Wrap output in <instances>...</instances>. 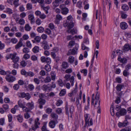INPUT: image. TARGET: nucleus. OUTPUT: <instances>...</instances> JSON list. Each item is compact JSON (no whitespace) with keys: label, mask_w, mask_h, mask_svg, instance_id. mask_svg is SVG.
Instances as JSON below:
<instances>
[{"label":"nucleus","mask_w":131,"mask_h":131,"mask_svg":"<svg viewBox=\"0 0 131 131\" xmlns=\"http://www.w3.org/2000/svg\"><path fill=\"white\" fill-rule=\"evenodd\" d=\"M65 112L66 115H68V117L72 118V115L73 114V112L74 111V107L72 105L70 107H68V104H66L65 107Z\"/></svg>","instance_id":"f257e3e1"},{"label":"nucleus","mask_w":131,"mask_h":131,"mask_svg":"<svg viewBox=\"0 0 131 131\" xmlns=\"http://www.w3.org/2000/svg\"><path fill=\"white\" fill-rule=\"evenodd\" d=\"M11 58L13 60L14 63H17L19 60V57L16 56V53L10 54L8 57L7 59Z\"/></svg>","instance_id":"f03ea898"},{"label":"nucleus","mask_w":131,"mask_h":131,"mask_svg":"<svg viewBox=\"0 0 131 131\" xmlns=\"http://www.w3.org/2000/svg\"><path fill=\"white\" fill-rule=\"evenodd\" d=\"M7 72H8L9 74L7 75V76L5 77L6 80L9 82H12L16 80V78L10 75L11 72L9 71H8Z\"/></svg>","instance_id":"7ed1b4c3"},{"label":"nucleus","mask_w":131,"mask_h":131,"mask_svg":"<svg viewBox=\"0 0 131 131\" xmlns=\"http://www.w3.org/2000/svg\"><path fill=\"white\" fill-rule=\"evenodd\" d=\"M79 47L78 45L76 44L75 47L73 49H70L69 50L68 55H70L71 54L74 55L77 54Z\"/></svg>","instance_id":"20e7f679"},{"label":"nucleus","mask_w":131,"mask_h":131,"mask_svg":"<svg viewBox=\"0 0 131 131\" xmlns=\"http://www.w3.org/2000/svg\"><path fill=\"white\" fill-rule=\"evenodd\" d=\"M64 78L67 81H68L70 80V82L71 84V85L73 86L74 85V78L73 76H72L71 77L70 75L67 74L65 75Z\"/></svg>","instance_id":"39448f33"},{"label":"nucleus","mask_w":131,"mask_h":131,"mask_svg":"<svg viewBox=\"0 0 131 131\" xmlns=\"http://www.w3.org/2000/svg\"><path fill=\"white\" fill-rule=\"evenodd\" d=\"M60 7L61 9V13L63 15H66L69 12L68 8L65 7L64 4H62L60 6Z\"/></svg>","instance_id":"423d86ee"},{"label":"nucleus","mask_w":131,"mask_h":131,"mask_svg":"<svg viewBox=\"0 0 131 131\" xmlns=\"http://www.w3.org/2000/svg\"><path fill=\"white\" fill-rule=\"evenodd\" d=\"M64 26L66 27L67 26L68 29H70L72 28L74 26V24L72 21H71L70 22L69 21H67L66 22L63 24Z\"/></svg>","instance_id":"0eeeda50"},{"label":"nucleus","mask_w":131,"mask_h":131,"mask_svg":"<svg viewBox=\"0 0 131 131\" xmlns=\"http://www.w3.org/2000/svg\"><path fill=\"white\" fill-rule=\"evenodd\" d=\"M20 97L25 98V99L27 100H29L31 97L30 94L28 93H25L23 92L20 93Z\"/></svg>","instance_id":"6e6552de"},{"label":"nucleus","mask_w":131,"mask_h":131,"mask_svg":"<svg viewBox=\"0 0 131 131\" xmlns=\"http://www.w3.org/2000/svg\"><path fill=\"white\" fill-rule=\"evenodd\" d=\"M41 89L45 91H50L51 90L50 84H48L47 85H43L41 87Z\"/></svg>","instance_id":"1a4fd4ad"},{"label":"nucleus","mask_w":131,"mask_h":131,"mask_svg":"<svg viewBox=\"0 0 131 131\" xmlns=\"http://www.w3.org/2000/svg\"><path fill=\"white\" fill-rule=\"evenodd\" d=\"M58 123V121L57 120L56 121L52 120L49 122V125L50 128H54L55 127L56 124Z\"/></svg>","instance_id":"9d476101"},{"label":"nucleus","mask_w":131,"mask_h":131,"mask_svg":"<svg viewBox=\"0 0 131 131\" xmlns=\"http://www.w3.org/2000/svg\"><path fill=\"white\" fill-rule=\"evenodd\" d=\"M129 50H131V48L129 45L128 44H125L122 49V50L124 52L128 51Z\"/></svg>","instance_id":"9b49d317"},{"label":"nucleus","mask_w":131,"mask_h":131,"mask_svg":"<svg viewBox=\"0 0 131 131\" xmlns=\"http://www.w3.org/2000/svg\"><path fill=\"white\" fill-rule=\"evenodd\" d=\"M28 19L30 21V23L31 24L34 23L35 22V18L33 14H30L28 16Z\"/></svg>","instance_id":"f8f14e48"},{"label":"nucleus","mask_w":131,"mask_h":131,"mask_svg":"<svg viewBox=\"0 0 131 131\" xmlns=\"http://www.w3.org/2000/svg\"><path fill=\"white\" fill-rule=\"evenodd\" d=\"M87 125L88 127L89 126H92L93 125V119L92 118H91L90 119V120L89 121V122H85V124L84 127H83V128H84V129H85V128L86 127Z\"/></svg>","instance_id":"ddd939ff"},{"label":"nucleus","mask_w":131,"mask_h":131,"mask_svg":"<svg viewBox=\"0 0 131 131\" xmlns=\"http://www.w3.org/2000/svg\"><path fill=\"white\" fill-rule=\"evenodd\" d=\"M120 26L121 28L122 29H125L128 27L127 24L124 22L121 23Z\"/></svg>","instance_id":"4468645a"},{"label":"nucleus","mask_w":131,"mask_h":131,"mask_svg":"<svg viewBox=\"0 0 131 131\" xmlns=\"http://www.w3.org/2000/svg\"><path fill=\"white\" fill-rule=\"evenodd\" d=\"M38 126L37 125V123L36 122L34 126H31L32 128H30L29 131H35V130L38 127Z\"/></svg>","instance_id":"2eb2a0df"},{"label":"nucleus","mask_w":131,"mask_h":131,"mask_svg":"<svg viewBox=\"0 0 131 131\" xmlns=\"http://www.w3.org/2000/svg\"><path fill=\"white\" fill-rule=\"evenodd\" d=\"M23 43L22 40H20L17 44L15 46V48L16 49H18L19 48L23 46Z\"/></svg>","instance_id":"dca6fc26"},{"label":"nucleus","mask_w":131,"mask_h":131,"mask_svg":"<svg viewBox=\"0 0 131 131\" xmlns=\"http://www.w3.org/2000/svg\"><path fill=\"white\" fill-rule=\"evenodd\" d=\"M117 59L118 61L123 63H126L127 62V60L126 58H121L120 56H118Z\"/></svg>","instance_id":"f3484780"},{"label":"nucleus","mask_w":131,"mask_h":131,"mask_svg":"<svg viewBox=\"0 0 131 131\" xmlns=\"http://www.w3.org/2000/svg\"><path fill=\"white\" fill-rule=\"evenodd\" d=\"M26 106H27L29 109H30V110H32V109H33L34 107V104L32 103V102H31V103H28L26 104Z\"/></svg>","instance_id":"a211bd4d"},{"label":"nucleus","mask_w":131,"mask_h":131,"mask_svg":"<svg viewBox=\"0 0 131 131\" xmlns=\"http://www.w3.org/2000/svg\"><path fill=\"white\" fill-rule=\"evenodd\" d=\"M127 113L126 110L124 108L121 109L119 112V114L121 116H124Z\"/></svg>","instance_id":"6ab92c4d"},{"label":"nucleus","mask_w":131,"mask_h":131,"mask_svg":"<svg viewBox=\"0 0 131 131\" xmlns=\"http://www.w3.org/2000/svg\"><path fill=\"white\" fill-rule=\"evenodd\" d=\"M51 79L52 81L55 80L56 78V74L54 72H51L50 73Z\"/></svg>","instance_id":"aec40b11"},{"label":"nucleus","mask_w":131,"mask_h":131,"mask_svg":"<svg viewBox=\"0 0 131 131\" xmlns=\"http://www.w3.org/2000/svg\"><path fill=\"white\" fill-rule=\"evenodd\" d=\"M51 81V78L50 77L47 76L44 79L43 82L46 83H48Z\"/></svg>","instance_id":"412c9836"},{"label":"nucleus","mask_w":131,"mask_h":131,"mask_svg":"<svg viewBox=\"0 0 131 131\" xmlns=\"http://www.w3.org/2000/svg\"><path fill=\"white\" fill-rule=\"evenodd\" d=\"M38 102L39 104L44 105L46 103V101L44 99L40 98L38 100Z\"/></svg>","instance_id":"4be33fe9"},{"label":"nucleus","mask_w":131,"mask_h":131,"mask_svg":"<svg viewBox=\"0 0 131 131\" xmlns=\"http://www.w3.org/2000/svg\"><path fill=\"white\" fill-rule=\"evenodd\" d=\"M85 122H89L90 117L89 114H85L84 115Z\"/></svg>","instance_id":"5701e85b"},{"label":"nucleus","mask_w":131,"mask_h":131,"mask_svg":"<svg viewBox=\"0 0 131 131\" xmlns=\"http://www.w3.org/2000/svg\"><path fill=\"white\" fill-rule=\"evenodd\" d=\"M51 117L53 118L54 120H57L58 118V116L56 113H52L51 114Z\"/></svg>","instance_id":"b1692460"},{"label":"nucleus","mask_w":131,"mask_h":131,"mask_svg":"<svg viewBox=\"0 0 131 131\" xmlns=\"http://www.w3.org/2000/svg\"><path fill=\"white\" fill-rule=\"evenodd\" d=\"M39 47L38 46H35L32 49L33 52L35 53H36L39 51Z\"/></svg>","instance_id":"393cba45"},{"label":"nucleus","mask_w":131,"mask_h":131,"mask_svg":"<svg viewBox=\"0 0 131 131\" xmlns=\"http://www.w3.org/2000/svg\"><path fill=\"white\" fill-rule=\"evenodd\" d=\"M62 69H66L68 67V63L65 62H63L62 63Z\"/></svg>","instance_id":"a878e982"},{"label":"nucleus","mask_w":131,"mask_h":131,"mask_svg":"<svg viewBox=\"0 0 131 131\" xmlns=\"http://www.w3.org/2000/svg\"><path fill=\"white\" fill-rule=\"evenodd\" d=\"M122 8L124 11H127L129 9V7L126 4L123 5L122 6Z\"/></svg>","instance_id":"bb28decb"},{"label":"nucleus","mask_w":131,"mask_h":131,"mask_svg":"<svg viewBox=\"0 0 131 131\" xmlns=\"http://www.w3.org/2000/svg\"><path fill=\"white\" fill-rule=\"evenodd\" d=\"M25 23V20L22 18H21L20 19L17 23L18 24L20 25H24Z\"/></svg>","instance_id":"cd10ccee"},{"label":"nucleus","mask_w":131,"mask_h":131,"mask_svg":"<svg viewBox=\"0 0 131 131\" xmlns=\"http://www.w3.org/2000/svg\"><path fill=\"white\" fill-rule=\"evenodd\" d=\"M5 12L6 13H8L9 14H12L13 13L12 10L10 8H6Z\"/></svg>","instance_id":"c85d7f7f"},{"label":"nucleus","mask_w":131,"mask_h":131,"mask_svg":"<svg viewBox=\"0 0 131 131\" xmlns=\"http://www.w3.org/2000/svg\"><path fill=\"white\" fill-rule=\"evenodd\" d=\"M45 69L48 72L50 71L51 70V67L48 64H47L45 66Z\"/></svg>","instance_id":"c756f323"},{"label":"nucleus","mask_w":131,"mask_h":131,"mask_svg":"<svg viewBox=\"0 0 131 131\" xmlns=\"http://www.w3.org/2000/svg\"><path fill=\"white\" fill-rule=\"evenodd\" d=\"M69 62L71 63H73L74 61V58L73 57L70 56L68 58Z\"/></svg>","instance_id":"7c9ffc66"},{"label":"nucleus","mask_w":131,"mask_h":131,"mask_svg":"<svg viewBox=\"0 0 131 131\" xmlns=\"http://www.w3.org/2000/svg\"><path fill=\"white\" fill-rule=\"evenodd\" d=\"M25 29L26 31H29L31 30V27H30L29 24H27L25 25Z\"/></svg>","instance_id":"2f4dec72"},{"label":"nucleus","mask_w":131,"mask_h":131,"mask_svg":"<svg viewBox=\"0 0 131 131\" xmlns=\"http://www.w3.org/2000/svg\"><path fill=\"white\" fill-rule=\"evenodd\" d=\"M17 118L18 121L20 123L22 122L23 120L22 116L19 115L17 116Z\"/></svg>","instance_id":"473e14b6"},{"label":"nucleus","mask_w":131,"mask_h":131,"mask_svg":"<svg viewBox=\"0 0 131 131\" xmlns=\"http://www.w3.org/2000/svg\"><path fill=\"white\" fill-rule=\"evenodd\" d=\"M123 85L120 84H118L116 87V89L118 91H121L122 86Z\"/></svg>","instance_id":"72a5a7b5"},{"label":"nucleus","mask_w":131,"mask_h":131,"mask_svg":"<svg viewBox=\"0 0 131 131\" xmlns=\"http://www.w3.org/2000/svg\"><path fill=\"white\" fill-rule=\"evenodd\" d=\"M66 93L65 89H63L61 90L60 92L59 95L60 96H63L65 95Z\"/></svg>","instance_id":"f704fd0d"},{"label":"nucleus","mask_w":131,"mask_h":131,"mask_svg":"<svg viewBox=\"0 0 131 131\" xmlns=\"http://www.w3.org/2000/svg\"><path fill=\"white\" fill-rule=\"evenodd\" d=\"M95 102L94 105V107L99 106L100 105V101L99 100H95Z\"/></svg>","instance_id":"c9c22d12"},{"label":"nucleus","mask_w":131,"mask_h":131,"mask_svg":"<svg viewBox=\"0 0 131 131\" xmlns=\"http://www.w3.org/2000/svg\"><path fill=\"white\" fill-rule=\"evenodd\" d=\"M27 72L25 70L23 69L21 70V74L23 75H25V77H26Z\"/></svg>","instance_id":"e433bc0d"},{"label":"nucleus","mask_w":131,"mask_h":131,"mask_svg":"<svg viewBox=\"0 0 131 131\" xmlns=\"http://www.w3.org/2000/svg\"><path fill=\"white\" fill-rule=\"evenodd\" d=\"M35 75V74L33 72L30 71L27 72L26 77L29 76L30 77H32Z\"/></svg>","instance_id":"4c0bfd02"},{"label":"nucleus","mask_w":131,"mask_h":131,"mask_svg":"<svg viewBox=\"0 0 131 131\" xmlns=\"http://www.w3.org/2000/svg\"><path fill=\"white\" fill-rule=\"evenodd\" d=\"M63 103V101L61 100H59L57 101L56 103V105L57 106H59Z\"/></svg>","instance_id":"58836bf2"},{"label":"nucleus","mask_w":131,"mask_h":131,"mask_svg":"<svg viewBox=\"0 0 131 131\" xmlns=\"http://www.w3.org/2000/svg\"><path fill=\"white\" fill-rule=\"evenodd\" d=\"M37 30L40 33L43 32L44 30V28L42 27H39L38 28Z\"/></svg>","instance_id":"ea45409f"},{"label":"nucleus","mask_w":131,"mask_h":131,"mask_svg":"<svg viewBox=\"0 0 131 131\" xmlns=\"http://www.w3.org/2000/svg\"><path fill=\"white\" fill-rule=\"evenodd\" d=\"M26 8L27 10L31 9L32 8V5L31 3H28L27 4Z\"/></svg>","instance_id":"a19ab883"},{"label":"nucleus","mask_w":131,"mask_h":131,"mask_svg":"<svg viewBox=\"0 0 131 131\" xmlns=\"http://www.w3.org/2000/svg\"><path fill=\"white\" fill-rule=\"evenodd\" d=\"M67 31L68 33H71L72 35H73L75 34L76 32L75 30L74 29L71 30L69 29L67 30Z\"/></svg>","instance_id":"79ce46f5"},{"label":"nucleus","mask_w":131,"mask_h":131,"mask_svg":"<svg viewBox=\"0 0 131 131\" xmlns=\"http://www.w3.org/2000/svg\"><path fill=\"white\" fill-rule=\"evenodd\" d=\"M19 1V0H13V4L15 5V7H17L19 5L18 3Z\"/></svg>","instance_id":"37998d69"},{"label":"nucleus","mask_w":131,"mask_h":131,"mask_svg":"<svg viewBox=\"0 0 131 131\" xmlns=\"http://www.w3.org/2000/svg\"><path fill=\"white\" fill-rule=\"evenodd\" d=\"M123 74L125 77H126L129 75V73L128 71L125 70L123 72Z\"/></svg>","instance_id":"c03bdc74"},{"label":"nucleus","mask_w":131,"mask_h":131,"mask_svg":"<svg viewBox=\"0 0 131 131\" xmlns=\"http://www.w3.org/2000/svg\"><path fill=\"white\" fill-rule=\"evenodd\" d=\"M41 38L39 36H36L34 38V40L38 43L41 40Z\"/></svg>","instance_id":"a18cd8bd"},{"label":"nucleus","mask_w":131,"mask_h":131,"mask_svg":"<svg viewBox=\"0 0 131 131\" xmlns=\"http://www.w3.org/2000/svg\"><path fill=\"white\" fill-rule=\"evenodd\" d=\"M23 111L26 112H28L30 111V109L25 106L22 108Z\"/></svg>","instance_id":"49530a36"},{"label":"nucleus","mask_w":131,"mask_h":131,"mask_svg":"<svg viewBox=\"0 0 131 131\" xmlns=\"http://www.w3.org/2000/svg\"><path fill=\"white\" fill-rule=\"evenodd\" d=\"M26 65V63L24 60L20 62V65L23 67H25Z\"/></svg>","instance_id":"de8ad7c7"},{"label":"nucleus","mask_w":131,"mask_h":131,"mask_svg":"<svg viewBox=\"0 0 131 131\" xmlns=\"http://www.w3.org/2000/svg\"><path fill=\"white\" fill-rule=\"evenodd\" d=\"M56 111L57 113L60 114L62 113V110L61 108H59L56 109Z\"/></svg>","instance_id":"09e8293b"},{"label":"nucleus","mask_w":131,"mask_h":131,"mask_svg":"<svg viewBox=\"0 0 131 131\" xmlns=\"http://www.w3.org/2000/svg\"><path fill=\"white\" fill-rule=\"evenodd\" d=\"M121 17L122 19H125L127 18V15L125 14L123 12H121Z\"/></svg>","instance_id":"8fccbe9b"},{"label":"nucleus","mask_w":131,"mask_h":131,"mask_svg":"<svg viewBox=\"0 0 131 131\" xmlns=\"http://www.w3.org/2000/svg\"><path fill=\"white\" fill-rule=\"evenodd\" d=\"M116 82L118 83H121L122 82V79L119 77H117L115 79Z\"/></svg>","instance_id":"3c124183"},{"label":"nucleus","mask_w":131,"mask_h":131,"mask_svg":"<svg viewBox=\"0 0 131 131\" xmlns=\"http://www.w3.org/2000/svg\"><path fill=\"white\" fill-rule=\"evenodd\" d=\"M23 52L25 53H27L29 51V49L27 48H25L23 49Z\"/></svg>","instance_id":"603ef678"},{"label":"nucleus","mask_w":131,"mask_h":131,"mask_svg":"<svg viewBox=\"0 0 131 131\" xmlns=\"http://www.w3.org/2000/svg\"><path fill=\"white\" fill-rule=\"evenodd\" d=\"M14 89L15 90H18L19 88V86L18 84H15L13 87Z\"/></svg>","instance_id":"864d4df0"},{"label":"nucleus","mask_w":131,"mask_h":131,"mask_svg":"<svg viewBox=\"0 0 131 131\" xmlns=\"http://www.w3.org/2000/svg\"><path fill=\"white\" fill-rule=\"evenodd\" d=\"M49 27L51 29H54L55 26L52 23H50L48 25Z\"/></svg>","instance_id":"5fc2aeb1"},{"label":"nucleus","mask_w":131,"mask_h":131,"mask_svg":"<svg viewBox=\"0 0 131 131\" xmlns=\"http://www.w3.org/2000/svg\"><path fill=\"white\" fill-rule=\"evenodd\" d=\"M26 46L29 48H31L32 45L30 42L28 41H27L26 42Z\"/></svg>","instance_id":"6e6d98bb"},{"label":"nucleus","mask_w":131,"mask_h":131,"mask_svg":"<svg viewBox=\"0 0 131 131\" xmlns=\"http://www.w3.org/2000/svg\"><path fill=\"white\" fill-rule=\"evenodd\" d=\"M50 85L51 88V90L52 88H54L56 87V85L54 82H52L51 84H50Z\"/></svg>","instance_id":"4d7b16f0"},{"label":"nucleus","mask_w":131,"mask_h":131,"mask_svg":"<svg viewBox=\"0 0 131 131\" xmlns=\"http://www.w3.org/2000/svg\"><path fill=\"white\" fill-rule=\"evenodd\" d=\"M28 87L30 91L34 89V86L31 84L29 85Z\"/></svg>","instance_id":"13d9d810"},{"label":"nucleus","mask_w":131,"mask_h":131,"mask_svg":"<svg viewBox=\"0 0 131 131\" xmlns=\"http://www.w3.org/2000/svg\"><path fill=\"white\" fill-rule=\"evenodd\" d=\"M30 57L29 54L27 53H26L24 54L23 56V58L25 59H27L29 58Z\"/></svg>","instance_id":"bf43d9fd"},{"label":"nucleus","mask_w":131,"mask_h":131,"mask_svg":"<svg viewBox=\"0 0 131 131\" xmlns=\"http://www.w3.org/2000/svg\"><path fill=\"white\" fill-rule=\"evenodd\" d=\"M45 32L48 35H50L51 34V31L49 29L47 28L45 29Z\"/></svg>","instance_id":"052dcab7"},{"label":"nucleus","mask_w":131,"mask_h":131,"mask_svg":"<svg viewBox=\"0 0 131 131\" xmlns=\"http://www.w3.org/2000/svg\"><path fill=\"white\" fill-rule=\"evenodd\" d=\"M123 52V51L120 50H117L116 51V53L119 55H122Z\"/></svg>","instance_id":"680f3d73"},{"label":"nucleus","mask_w":131,"mask_h":131,"mask_svg":"<svg viewBox=\"0 0 131 131\" xmlns=\"http://www.w3.org/2000/svg\"><path fill=\"white\" fill-rule=\"evenodd\" d=\"M18 104L19 107L22 108L25 106L22 103L21 101L20 100H19L18 101Z\"/></svg>","instance_id":"e2e57ef3"},{"label":"nucleus","mask_w":131,"mask_h":131,"mask_svg":"<svg viewBox=\"0 0 131 131\" xmlns=\"http://www.w3.org/2000/svg\"><path fill=\"white\" fill-rule=\"evenodd\" d=\"M34 81L36 84H38L40 83V80L37 78H34Z\"/></svg>","instance_id":"0e129e2a"},{"label":"nucleus","mask_w":131,"mask_h":131,"mask_svg":"<svg viewBox=\"0 0 131 131\" xmlns=\"http://www.w3.org/2000/svg\"><path fill=\"white\" fill-rule=\"evenodd\" d=\"M18 40L17 39L15 38H13L11 39V41L13 43H16L17 42Z\"/></svg>","instance_id":"69168bd1"},{"label":"nucleus","mask_w":131,"mask_h":131,"mask_svg":"<svg viewBox=\"0 0 131 131\" xmlns=\"http://www.w3.org/2000/svg\"><path fill=\"white\" fill-rule=\"evenodd\" d=\"M41 38L43 40H46L47 38V36L45 34H43L41 36Z\"/></svg>","instance_id":"338daca9"},{"label":"nucleus","mask_w":131,"mask_h":131,"mask_svg":"<svg viewBox=\"0 0 131 131\" xmlns=\"http://www.w3.org/2000/svg\"><path fill=\"white\" fill-rule=\"evenodd\" d=\"M26 16V13L24 12H23L21 13L20 15V17L21 18H24Z\"/></svg>","instance_id":"774afa93"}]
</instances>
